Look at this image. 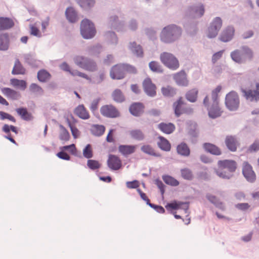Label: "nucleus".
Here are the masks:
<instances>
[{"label": "nucleus", "instance_id": "obj_38", "mask_svg": "<svg viewBox=\"0 0 259 259\" xmlns=\"http://www.w3.org/2000/svg\"><path fill=\"white\" fill-rule=\"evenodd\" d=\"M10 83L14 87H18L24 90L26 88V82L23 80H19L16 78H12L10 80Z\"/></svg>", "mask_w": 259, "mask_h": 259}, {"label": "nucleus", "instance_id": "obj_7", "mask_svg": "<svg viewBox=\"0 0 259 259\" xmlns=\"http://www.w3.org/2000/svg\"><path fill=\"white\" fill-rule=\"evenodd\" d=\"M239 98L236 92L232 91L227 94L225 105L229 110H236L239 106Z\"/></svg>", "mask_w": 259, "mask_h": 259}, {"label": "nucleus", "instance_id": "obj_9", "mask_svg": "<svg viewBox=\"0 0 259 259\" xmlns=\"http://www.w3.org/2000/svg\"><path fill=\"white\" fill-rule=\"evenodd\" d=\"M222 26V20L220 17L215 18L208 28L207 35L209 38L215 37Z\"/></svg>", "mask_w": 259, "mask_h": 259}, {"label": "nucleus", "instance_id": "obj_56", "mask_svg": "<svg viewBox=\"0 0 259 259\" xmlns=\"http://www.w3.org/2000/svg\"><path fill=\"white\" fill-rule=\"evenodd\" d=\"M126 186L128 189H138L140 186V183L137 180L128 181L126 183Z\"/></svg>", "mask_w": 259, "mask_h": 259}, {"label": "nucleus", "instance_id": "obj_61", "mask_svg": "<svg viewBox=\"0 0 259 259\" xmlns=\"http://www.w3.org/2000/svg\"><path fill=\"white\" fill-rule=\"evenodd\" d=\"M149 206L159 213H164L165 212L164 208L161 206L155 205L152 203L149 204Z\"/></svg>", "mask_w": 259, "mask_h": 259}, {"label": "nucleus", "instance_id": "obj_1", "mask_svg": "<svg viewBox=\"0 0 259 259\" xmlns=\"http://www.w3.org/2000/svg\"><path fill=\"white\" fill-rule=\"evenodd\" d=\"M222 90V87L218 85L212 91L211 98L210 99L207 96L203 100V104L208 111V114L210 117L215 118L220 116L223 110L219 105L218 94Z\"/></svg>", "mask_w": 259, "mask_h": 259}, {"label": "nucleus", "instance_id": "obj_16", "mask_svg": "<svg viewBox=\"0 0 259 259\" xmlns=\"http://www.w3.org/2000/svg\"><path fill=\"white\" fill-rule=\"evenodd\" d=\"M256 90L244 91V95L247 100L250 101L259 100V82L255 83Z\"/></svg>", "mask_w": 259, "mask_h": 259}, {"label": "nucleus", "instance_id": "obj_54", "mask_svg": "<svg viewBox=\"0 0 259 259\" xmlns=\"http://www.w3.org/2000/svg\"><path fill=\"white\" fill-rule=\"evenodd\" d=\"M101 99L100 98L93 100L91 103L90 109L92 112H95L98 108Z\"/></svg>", "mask_w": 259, "mask_h": 259}, {"label": "nucleus", "instance_id": "obj_25", "mask_svg": "<svg viewBox=\"0 0 259 259\" xmlns=\"http://www.w3.org/2000/svg\"><path fill=\"white\" fill-rule=\"evenodd\" d=\"M14 25L13 21L8 18L0 17V30L8 29Z\"/></svg>", "mask_w": 259, "mask_h": 259}, {"label": "nucleus", "instance_id": "obj_50", "mask_svg": "<svg viewBox=\"0 0 259 259\" xmlns=\"http://www.w3.org/2000/svg\"><path fill=\"white\" fill-rule=\"evenodd\" d=\"M149 67L154 72H162V69L159 63L155 61H152L149 63Z\"/></svg>", "mask_w": 259, "mask_h": 259}, {"label": "nucleus", "instance_id": "obj_17", "mask_svg": "<svg viewBox=\"0 0 259 259\" xmlns=\"http://www.w3.org/2000/svg\"><path fill=\"white\" fill-rule=\"evenodd\" d=\"M174 79L179 85L186 87L188 85L189 81L187 78L186 72L182 70L174 75Z\"/></svg>", "mask_w": 259, "mask_h": 259}, {"label": "nucleus", "instance_id": "obj_58", "mask_svg": "<svg viewBox=\"0 0 259 259\" xmlns=\"http://www.w3.org/2000/svg\"><path fill=\"white\" fill-rule=\"evenodd\" d=\"M259 150V140H256L248 148L247 151L249 152H255Z\"/></svg>", "mask_w": 259, "mask_h": 259}, {"label": "nucleus", "instance_id": "obj_10", "mask_svg": "<svg viewBox=\"0 0 259 259\" xmlns=\"http://www.w3.org/2000/svg\"><path fill=\"white\" fill-rule=\"evenodd\" d=\"M244 177L249 183H254L256 179V176L252 167L248 163H244Z\"/></svg>", "mask_w": 259, "mask_h": 259}, {"label": "nucleus", "instance_id": "obj_57", "mask_svg": "<svg viewBox=\"0 0 259 259\" xmlns=\"http://www.w3.org/2000/svg\"><path fill=\"white\" fill-rule=\"evenodd\" d=\"M0 117H1V119L2 120L5 119H8L9 120H10L13 122H16V119H15V118L13 116H12L11 115H10L8 113L4 112L3 111H0Z\"/></svg>", "mask_w": 259, "mask_h": 259}, {"label": "nucleus", "instance_id": "obj_6", "mask_svg": "<svg viewBox=\"0 0 259 259\" xmlns=\"http://www.w3.org/2000/svg\"><path fill=\"white\" fill-rule=\"evenodd\" d=\"M75 63L80 67L89 71H94L97 70V64L93 60L83 56H77L74 59Z\"/></svg>", "mask_w": 259, "mask_h": 259}, {"label": "nucleus", "instance_id": "obj_19", "mask_svg": "<svg viewBox=\"0 0 259 259\" xmlns=\"http://www.w3.org/2000/svg\"><path fill=\"white\" fill-rule=\"evenodd\" d=\"M225 144L230 151L234 152L237 150L239 142L235 137L228 136L226 138Z\"/></svg>", "mask_w": 259, "mask_h": 259}, {"label": "nucleus", "instance_id": "obj_20", "mask_svg": "<svg viewBox=\"0 0 259 259\" xmlns=\"http://www.w3.org/2000/svg\"><path fill=\"white\" fill-rule=\"evenodd\" d=\"M74 113L78 117L82 119H88L90 117L89 111L83 105H78L75 109Z\"/></svg>", "mask_w": 259, "mask_h": 259}, {"label": "nucleus", "instance_id": "obj_44", "mask_svg": "<svg viewBox=\"0 0 259 259\" xmlns=\"http://www.w3.org/2000/svg\"><path fill=\"white\" fill-rule=\"evenodd\" d=\"M161 92L164 96L167 97H172L176 94L175 90L170 86L162 88Z\"/></svg>", "mask_w": 259, "mask_h": 259}, {"label": "nucleus", "instance_id": "obj_60", "mask_svg": "<svg viewBox=\"0 0 259 259\" xmlns=\"http://www.w3.org/2000/svg\"><path fill=\"white\" fill-rule=\"evenodd\" d=\"M137 192L140 194L141 198L146 202L147 204L149 206V204H151L150 200L146 196V194L142 192L140 189H137Z\"/></svg>", "mask_w": 259, "mask_h": 259}, {"label": "nucleus", "instance_id": "obj_29", "mask_svg": "<svg viewBox=\"0 0 259 259\" xmlns=\"http://www.w3.org/2000/svg\"><path fill=\"white\" fill-rule=\"evenodd\" d=\"M13 74H24L25 69L23 67L18 59L15 61L14 66L12 71Z\"/></svg>", "mask_w": 259, "mask_h": 259}, {"label": "nucleus", "instance_id": "obj_4", "mask_svg": "<svg viewBox=\"0 0 259 259\" xmlns=\"http://www.w3.org/2000/svg\"><path fill=\"white\" fill-rule=\"evenodd\" d=\"M80 32L84 38L90 39L95 35L96 31L94 24L89 20L85 19L81 22Z\"/></svg>", "mask_w": 259, "mask_h": 259}, {"label": "nucleus", "instance_id": "obj_8", "mask_svg": "<svg viewBox=\"0 0 259 259\" xmlns=\"http://www.w3.org/2000/svg\"><path fill=\"white\" fill-rule=\"evenodd\" d=\"M100 111L102 116L107 118H115L119 117L120 115L118 109L112 104L103 105Z\"/></svg>", "mask_w": 259, "mask_h": 259}, {"label": "nucleus", "instance_id": "obj_55", "mask_svg": "<svg viewBox=\"0 0 259 259\" xmlns=\"http://www.w3.org/2000/svg\"><path fill=\"white\" fill-rule=\"evenodd\" d=\"M69 126L70 128L72 135L74 139L77 138L80 135V132L77 128L69 122Z\"/></svg>", "mask_w": 259, "mask_h": 259}, {"label": "nucleus", "instance_id": "obj_59", "mask_svg": "<svg viewBox=\"0 0 259 259\" xmlns=\"http://www.w3.org/2000/svg\"><path fill=\"white\" fill-rule=\"evenodd\" d=\"M64 150H68L70 152L73 154H74L76 153V148L74 144H72L70 145L65 146L62 147V148Z\"/></svg>", "mask_w": 259, "mask_h": 259}, {"label": "nucleus", "instance_id": "obj_52", "mask_svg": "<svg viewBox=\"0 0 259 259\" xmlns=\"http://www.w3.org/2000/svg\"><path fill=\"white\" fill-rule=\"evenodd\" d=\"M181 175L184 179L188 180H191L193 178V175L191 171L188 168L182 169Z\"/></svg>", "mask_w": 259, "mask_h": 259}, {"label": "nucleus", "instance_id": "obj_34", "mask_svg": "<svg viewBox=\"0 0 259 259\" xmlns=\"http://www.w3.org/2000/svg\"><path fill=\"white\" fill-rule=\"evenodd\" d=\"M141 151L149 155L153 156L155 157H160V155L156 153L154 149L149 145H145L141 147Z\"/></svg>", "mask_w": 259, "mask_h": 259}, {"label": "nucleus", "instance_id": "obj_33", "mask_svg": "<svg viewBox=\"0 0 259 259\" xmlns=\"http://www.w3.org/2000/svg\"><path fill=\"white\" fill-rule=\"evenodd\" d=\"M66 16L71 22H75L77 20V14L73 8H68L66 9Z\"/></svg>", "mask_w": 259, "mask_h": 259}, {"label": "nucleus", "instance_id": "obj_45", "mask_svg": "<svg viewBox=\"0 0 259 259\" xmlns=\"http://www.w3.org/2000/svg\"><path fill=\"white\" fill-rule=\"evenodd\" d=\"M232 59L237 63H241L242 58V53L241 51L235 50L232 52L231 54Z\"/></svg>", "mask_w": 259, "mask_h": 259}, {"label": "nucleus", "instance_id": "obj_47", "mask_svg": "<svg viewBox=\"0 0 259 259\" xmlns=\"http://www.w3.org/2000/svg\"><path fill=\"white\" fill-rule=\"evenodd\" d=\"M164 182L168 184L174 186H177L179 184V182L175 178L169 176H165L162 177Z\"/></svg>", "mask_w": 259, "mask_h": 259}, {"label": "nucleus", "instance_id": "obj_13", "mask_svg": "<svg viewBox=\"0 0 259 259\" xmlns=\"http://www.w3.org/2000/svg\"><path fill=\"white\" fill-rule=\"evenodd\" d=\"M165 207L167 210L170 211L172 209H182L186 212L189 208V204L186 202L174 201L171 203H167Z\"/></svg>", "mask_w": 259, "mask_h": 259}, {"label": "nucleus", "instance_id": "obj_53", "mask_svg": "<svg viewBox=\"0 0 259 259\" xmlns=\"http://www.w3.org/2000/svg\"><path fill=\"white\" fill-rule=\"evenodd\" d=\"M30 28V33L32 35L36 36L37 37L41 36V33L37 28V27L35 25V24H31L29 25Z\"/></svg>", "mask_w": 259, "mask_h": 259}, {"label": "nucleus", "instance_id": "obj_51", "mask_svg": "<svg viewBox=\"0 0 259 259\" xmlns=\"http://www.w3.org/2000/svg\"><path fill=\"white\" fill-rule=\"evenodd\" d=\"M122 66L123 67L125 74L127 73L135 74L137 73V69L134 66L124 64H122Z\"/></svg>", "mask_w": 259, "mask_h": 259}, {"label": "nucleus", "instance_id": "obj_18", "mask_svg": "<svg viewBox=\"0 0 259 259\" xmlns=\"http://www.w3.org/2000/svg\"><path fill=\"white\" fill-rule=\"evenodd\" d=\"M234 34V29L229 26L225 29L222 32L220 39L224 42H227L232 39Z\"/></svg>", "mask_w": 259, "mask_h": 259}, {"label": "nucleus", "instance_id": "obj_32", "mask_svg": "<svg viewBox=\"0 0 259 259\" xmlns=\"http://www.w3.org/2000/svg\"><path fill=\"white\" fill-rule=\"evenodd\" d=\"M17 113L21 116V118L25 120H30L32 119V116L29 113L27 109L24 108H19L16 109Z\"/></svg>", "mask_w": 259, "mask_h": 259}, {"label": "nucleus", "instance_id": "obj_22", "mask_svg": "<svg viewBox=\"0 0 259 259\" xmlns=\"http://www.w3.org/2000/svg\"><path fill=\"white\" fill-rule=\"evenodd\" d=\"M158 127L161 132L166 134L172 133L175 130V126L171 123H160L158 124Z\"/></svg>", "mask_w": 259, "mask_h": 259}, {"label": "nucleus", "instance_id": "obj_14", "mask_svg": "<svg viewBox=\"0 0 259 259\" xmlns=\"http://www.w3.org/2000/svg\"><path fill=\"white\" fill-rule=\"evenodd\" d=\"M109 167L113 170H118L121 167L122 163L120 158L114 155H110L107 160Z\"/></svg>", "mask_w": 259, "mask_h": 259}, {"label": "nucleus", "instance_id": "obj_63", "mask_svg": "<svg viewBox=\"0 0 259 259\" xmlns=\"http://www.w3.org/2000/svg\"><path fill=\"white\" fill-rule=\"evenodd\" d=\"M224 53V51H221L213 54L212 57V61L215 63L219 59H220Z\"/></svg>", "mask_w": 259, "mask_h": 259}, {"label": "nucleus", "instance_id": "obj_35", "mask_svg": "<svg viewBox=\"0 0 259 259\" xmlns=\"http://www.w3.org/2000/svg\"><path fill=\"white\" fill-rule=\"evenodd\" d=\"M198 91L196 89L189 90L186 94V99L191 102H195L197 98Z\"/></svg>", "mask_w": 259, "mask_h": 259}, {"label": "nucleus", "instance_id": "obj_5", "mask_svg": "<svg viewBox=\"0 0 259 259\" xmlns=\"http://www.w3.org/2000/svg\"><path fill=\"white\" fill-rule=\"evenodd\" d=\"M160 59L161 62L170 69L175 70L179 67L178 60L171 53L163 52L161 54Z\"/></svg>", "mask_w": 259, "mask_h": 259}, {"label": "nucleus", "instance_id": "obj_26", "mask_svg": "<svg viewBox=\"0 0 259 259\" xmlns=\"http://www.w3.org/2000/svg\"><path fill=\"white\" fill-rule=\"evenodd\" d=\"M203 148L206 151L212 154L219 155L221 154V151L220 149L213 144L210 143H204L203 144Z\"/></svg>", "mask_w": 259, "mask_h": 259}, {"label": "nucleus", "instance_id": "obj_24", "mask_svg": "<svg viewBox=\"0 0 259 259\" xmlns=\"http://www.w3.org/2000/svg\"><path fill=\"white\" fill-rule=\"evenodd\" d=\"M129 49L137 57H143V51L142 47L139 45H137L135 42L130 43L129 45Z\"/></svg>", "mask_w": 259, "mask_h": 259}, {"label": "nucleus", "instance_id": "obj_48", "mask_svg": "<svg viewBox=\"0 0 259 259\" xmlns=\"http://www.w3.org/2000/svg\"><path fill=\"white\" fill-rule=\"evenodd\" d=\"M77 3L83 8L88 9L92 7L94 3V0H77Z\"/></svg>", "mask_w": 259, "mask_h": 259}, {"label": "nucleus", "instance_id": "obj_40", "mask_svg": "<svg viewBox=\"0 0 259 259\" xmlns=\"http://www.w3.org/2000/svg\"><path fill=\"white\" fill-rule=\"evenodd\" d=\"M51 77V74L45 70H41L37 73L38 79L41 82H46Z\"/></svg>", "mask_w": 259, "mask_h": 259}, {"label": "nucleus", "instance_id": "obj_42", "mask_svg": "<svg viewBox=\"0 0 259 259\" xmlns=\"http://www.w3.org/2000/svg\"><path fill=\"white\" fill-rule=\"evenodd\" d=\"M60 128V139L62 141H67L70 139V136L68 131L62 125L59 126Z\"/></svg>", "mask_w": 259, "mask_h": 259}, {"label": "nucleus", "instance_id": "obj_36", "mask_svg": "<svg viewBox=\"0 0 259 259\" xmlns=\"http://www.w3.org/2000/svg\"><path fill=\"white\" fill-rule=\"evenodd\" d=\"M132 138L138 141H142L144 139V135L140 130H133L130 132Z\"/></svg>", "mask_w": 259, "mask_h": 259}, {"label": "nucleus", "instance_id": "obj_64", "mask_svg": "<svg viewBox=\"0 0 259 259\" xmlns=\"http://www.w3.org/2000/svg\"><path fill=\"white\" fill-rule=\"evenodd\" d=\"M70 74L73 76H78L79 77L85 78L87 79H89V77L86 74L79 72L77 70H74L72 72H70Z\"/></svg>", "mask_w": 259, "mask_h": 259}, {"label": "nucleus", "instance_id": "obj_21", "mask_svg": "<svg viewBox=\"0 0 259 259\" xmlns=\"http://www.w3.org/2000/svg\"><path fill=\"white\" fill-rule=\"evenodd\" d=\"M185 103L182 100V98L181 97L174 104L175 108V112L177 116L187 112L186 109L185 108Z\"/></svg>", "mask_w": 259, "mask_h": 259}, {"label": "nucleus", "instance_id": "obj_49", "mask_svg": "<svg viewBox=\"0 0 259 259\" xmlns=\"http://www.w3.org/2000/svg\"><path fill=\"white\" fill-rule=\"evenodd\" d=\"M31 92L37 95H42L44 91L36 83H32L29 87Z\"/></svg>", "mask_w": 259, "mask_h": 259}, {"label": "nucleus", "instance_id": "obj_31", "mask_svg": "<svg viewBox=\"0 0 259 259\" xmlns=\"http://www.w3.org/2000/svg\"><path fill=\"white\" fill-rule=\"evenodd\" d=\"M159 141L158 142V147L162 150L168 151L170 150V144L169 142L162 137H159Z\"/></svg>", "mask_w": 259, "mask_h": 259}, {"label": "nucleus", "instance_id": "obj_43", "mask_svg": "<svg viewBox=\"0 0 259 259\" xmlns=\"http://www.w3.org/2000/svg\"><path fill=\"white\" fill-rule=\"evenodd\" d=\"M82 153L83 156L87 159L92 158L93 156V151L91 145L88 144L83 149Z\"/></svg>", "mask_w": 259, "mask_h": 259}, {"label": "nucleus", "instance_id": "obj_2", "mask_svg": "<svg viewBox=\"0 0 259 259\" xmlns=\"http://www.w3.org/2000/svg\"><path fill=\"white\" fill-rule=\"evenodd\" d=\"M217 175L223 179H230L236 169V163L233 160H224L218 161Z\"/></svg>", "mask_w": 259, "mask_h": 259}, {"label": "nucleus", "instance_id": "obj_28", "mask_svg": "<svg viewBox=\"0 0 259 259\" xmlns=\"http://www.w3.org/2000/svg\"><path fill=\"white\" fill-rule=\"evenodd\" d=\"M9 44V36L7 33L0 34V50L6 51L8 49Z\"/></svg>", "mask_w": 259, "mask_h": 259}, {"label": "nucleus", "instance_id": "obj_11", "mask_svg": "<svg viewBox=\"0 0 259 259\" xmlns=\"http://www.w3.org/2000/svg\"><path fill=\"white\" fill-rule=\"evenodd\" d=\"M143 87L147 95L153 97L156 95V86L149 78H146L143 82Z\"/></svg>", "mask_w": 259, "mask_h": 259}, {"label": "nucleus", "instance_id": "obj_37", "mask_svg": "<svg viewBox=\"0 0 259 259\" xmlns=\"http://www.w3.org/2000/svg\"><path fill=\"white\" fill-rule=\"evenodd\" d=\"M189 11L195 17H201L204 13V8L203 5H200L199 7L190 8Z\"/></svg>", "mask_w": 259, "mask_h": 259}, {"label": "nucleus", "instance_id": "obj_39", "mask_svg": "<svg viewBox=\"0 0 259 259\" xmlns=\"http://www.w3.org/2000/svg\"><path fill=\"white\" fill-rule=\"evenodd\" d=\"M113 99L116 102H122L124 100V96L119 89L115 90L112 94Z\"/></svg>", "mask_w": 259, "mask_h": 259}, {"label": "nucleus", "instance_id": "obj_27", "mask_svg": "<svg viewBox=\"0 0 259 259\" xmlns=\"http://www.w3.org/2000/svg\"><path fill=\"white\" fill-rule=\"evenodd\" d=\"M105 127L103 125L93 124L91 128L92 134L96 136H101L104 134Z\"/></svg>", "mask_w": 259, "mask_h": 259}, {"label": "nucleus", "instance_id": "obj_41", "mask_svg": "<svg viewBox=\"0 0 259 259\" xmlns=\"http://www.w3.org/2000/svg\"><path fill=\"white\" fill-rule=\"evenodd\" d=\"M177 151L179 154L184 156H188L190 154L189 148L184 143H182L178 146Z\"/></svg>", "mask_w": 259, "mask_h": 259}, {"label": "nucleus", "instance_id": "obj_3", "mask_svg": "<svg viewBox=\"0 0 259 259\" xmlns=\"http://www.w3.org/2000/svg\"><path fill=\"white\" fill-rule=\"evenodd\" d=\"M181 32V29L177 26L168 25L163 29L160 35L161 40L164 42H171L178 39Z\"/></svg>", "mask_w": 259, "mask_h": 259}, {"label": "nucleus", "instance_id": "obj_15", "mask_svg": "<svg viewBox=\"0 0 259 259\" xmlns=\"http://www.w3.org/2000/svg\"><path fill=\"white\" fill-rule=\"evenodd\" d=\"M137 148L136 145H120L118 146V151L124 156H127L134 153Z\"/></svg>", "mask_w": 259, "mask_h": 259}, {"label": "nucleus", "instance_id": "obj_46", "mask_svg": "<svg viewBox=\"0 0 259 259\" xmlns=\"http://www.w3.org/2000/svg\"><path fill=\"white\" fill-rule=\"evenodd\" d=\"M101 164L97 160L89 159L87 161V166L92 170L98 169L101 167Z\"/></svg>", "mask_w": 259, "mask_h": 259}, {"label": "nucleus", "instance_id": "obj_23", "mask_svg": "<svg viewBox=\"0 0 259 259\" xmlns=\"http://www.w3.org/2000/svg\"><path fill=\"white\" fill-rule=\"evenodd\" d=\"M143 104L140 103H134L130 108L131 113L135 116H139L143 112Z\"/></svg>", "mask_w": 259, "mask_h": 259}, {"label": "nucleus", "instance_id": "obj_12", "mask_svg": "<svg viewBox=\"0 0 259 259\" xmlns=\"http://www.w3.org/2000/svg\"><path fill=\"white\" fill-rule=\"evenodd\" d=\"M124 71L122 64L114 66L110 71V76L112 79H120L124 77Z\"/></svg>", "mask_w": 259, "mask_h": 259}, {"label": "nucleus", "instance_id": "obj_62", "mask_svg": "<svg viewBox=\"0 0 259 259\" xmlns=\"http://www.w3.org/2000/svg\"><path fill=\"white\" fill-rule=\"evenodd\" d=\"M252 52L249 49L244 48V58L250 59L252 58Z\"/></svg>", "mask_w": 259, "mask_h": 259}, {"label": "nucleus", "instance_id": "obj_30", "mask_svg": "<svg viewBox=\"0 0 259 259\" xmlns=\"http://www.w3.org/2000/svg\"><path fill=\"white\" fill-rule=\"evenodd\" d=\"M2 93L7 98L16 99L18 96L17 92L9 88H4L1 89Z\"/></svg>", "mask_w": 259, "mask_h": 259}]
</instances>
